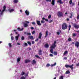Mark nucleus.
<instances>
[{"label": "nucleus", "mask_w": 79, "mask_h": 79, "mask_svg": "<svg viewBox=\"0 0 79 79\" xmlns=\"http://www.w3.org/2000/svg\"><path fill=\"white\" fill-rule=\"evenodd\" d=\"M56 41H54L53 44L50 47V48H51L50 49V52L51 53H53L54 55H58L57 52L55 51L53 52V49H55L56 46Z\"/></svg>", "instance_id": "obj_1"}, {"label": "nucleus", "mask_w": 79, "mask_h": 79, "mask_svg": "<svg viewBox=\"0 0 79 79\" xmlns=\"http://www.w3.org/2000/svg\"><path fill=\"white\" fill-rule=\"evenodd\" d=\"M65 67L66 68H71L70 65H69L68 64H66L65 65Z\"/></svg>", "instance_id": "obj_19"}, {"label": "nucleus", "mask_w": 79, "mask_h": 79, "mask_svg": "<svg viewBox=\"0 0 79 79\" xmlns=\"http://www.w3.org/2000/svg\"><path fill=\"white\" fill-rule=\"evenodd\" d=\"M57 35H60V33L59 32H57Z\"/></svg>", "instance_id": "obj_59"}, {"label": "nucleus", "mask_w": 79, "mask_h": 79, "mask_svg": "<svg viewBox=\"0 0 79 79\" xmlns=\"http://www.w3.org/2000/svg\"><path fill=\"white\" fill-rule=\"evenodd\" d=\"M8 45L10 48H11V47H12V45H11V43H9Z\"/></svg>", "instance_id": "obj_29"}, {"label": "nucleus", "mask_w": 79, "mask_h": 79, "mask_svg": "<svg viewBox=\"0 0 79 79\" xmlns=\"http://www.w3.org/2000/svg\"><path fill=\"white\" fill-rule=\"evenodd\" d=\"M43 20H45V18L44 17H43L42 18Z\"/></svg>", "instance_id": "obj_60"}, {"label": "nucleus", "mask_w": 79, "mask_h": 79, "mask_svg": "<svg viewBox=\"0 0 79 79\" xmlns=\"http://www.w3.org/2000/svg\"><path fill=\"white\" fill-rule=\"evenodd\" d=\"M25 23H27L28 24H29V23L30 22L29 21H26L25 22Z\"/></svg>", "instance_id": "obj_57"}, {"label": "nucleus", "mask_w": 79, "mask_h": 79, "mask_svg": "<svg viewBox=\"0 0 79 79\" xmlns=\"http://www.w3.org/2000/svg\"><path fill=\"white\" fill-rule=\"evenodd\" d=\"M79 42L78 41H77L75 44V47H77V48H79Z\"/></svg>", "instance_id": "obj_5"}, {"label": "nucleus", "mask_w": 79, "mask_h": 79, "mask_svg": "<svg viewBox=\"0 0 79 79\" xmlns=\"http://www.w3.org/2000/svg\"><path fill=\"white\" fill-rule=\"evenodd\" d=\"M51 17H52V16H51V15H50L48 17V19H50V18H51Z\"/></svg>", "instance_id": "obj_43"}, {"label": "nucleus", "mask_w": 79, "mask_h": 79, "mask_svg": "<svg viewBox=\"0 0 79 79\" xmlns=\"http://www.w3.org/2000/svg\"><path fill=\"white\" fill-rule=\"evenodd\" d=\"M63 60H67V57H64Z\"/></svg>", "instance_id": "obj_58"}, {"label": "nucleus", "mask_w": 79, "mask_h": 79, "mask_svg": "<svg viewBox=\"0 0 79 79\" xmlns=\"http://www.w3.org/2000/svg\"><path fill=\"white\" fill-rule=\"evenodd\" d=\"M57 16L59 18L63 17V13L60 11H58L57 12Z\"/></svg>", "instance_id": "obj_2"}, {"label": "nucleus", "mask_w": 79, "mask_h": 79, "mask_svg": "<svg viewBox=\"0 0 79 79\" xmlns=\"http://www.w3.org/2000/svg\"><path fill=\"white\" fill-rule=\"evenodd\" d=\"M25 13L26 15H27V16H28V15H29V11H27V10H26L25 11Z\"/></svg>", "instance_id": "obj_14"}, {"label": "nucleus", "mask_w": 79, "mask_h": 79, "mask_svg": "<svg viewBox=\"0 0 79 79\" xmlns=\"http://www.w3.org/2000/svg\"><path fill=\"white\" fill-rule=\"evenodd\" d=\"M35 33V31H33L32 32V34H34Z\"/></svg>", "instance_id": "obj_44"}, {"label": "nucleus", "mask_w": 79, "mask_h": 79, "mask_svg": "<svg viewBox=\"0 0 79 79\" xmlns=\"http://www.w3.org/2000/svg\"><path fill=\"white\" fill-rule=\"evenodd\" d=\"M27 35H31V33H27Z\"/></svg>", "instance_id": "obj_48"}, {"label": "nucleus", "mask_w": 79, "mask_h": 79, "mask_svg": "<svg viewBox=\"0 0 79 79\" xmlns=\"http://www.w3.org/2000/svg\"><path fill=\"white\" fill-rule=\"evenodd\" d=\"M71 25H69V31H70L71 30Z\"/></svg>", "instance_id": "obj_35"}, {"label": "nucleus", "mask_w": 79, "mask_h": 79, "mask_svg": "<svg viewBox=\"0 0 79 79\" xmlns=\"http://www.w3.org/2000/svg\"><path fill=\"white\" fill-rule=\"evenodd\" d=\"M57 3H59L60 4H63V2L61 1V0H59L57 1Z\"/></svg>", "instance_id": "obj_12"}, {"label": "nucleus", "mask_w": 79, "mask_h": 79, "mask_svg": "<svg viewBox=\"0 0 79 79\" xmlns=\"http://www.w3.org/2000/svg\"><path fill=\"white\" fill-rule=\"evenodd\" d=\"M55 0H52L51 4H52V5H55Z\"/></svg>", "instance_id": "obj_21"}, {"label": "nucleus", "mask_w": 79, "mask_h": 79, "mask_svg": "<svg viewBox=\"0 0 79 79\" xmlns=\"http://www.w3.org/2000/svg\"><path fill=\"white\" fill-rule=\"evenodd\" d=\"M38 41H39V39L38 38L36 39L35 40V42H38Z\"/></svg>", "instance_id": "obj_46"}, {"label": "nucleus", "mask_w": 79, "mask_h": 79, "mask_svg": "<svg viewBox=\"0 0 79 79\" xmlns=\"http://www.w3.org/2000/svg\"><path fill=\"white\" fill-rule=\"evenodd\" d=\"M36 23L38 26H41L42 25V24L40 23V21H36Z\"/></svg>", "instance_id": "obj_10"}, {"label": "nucleus", "mask_w": 79, "mask_h": 79, "mask_svg": "<svg viewBox=\"0 0 79 79\" xmlns=\"http://www.w3.org/2000/svg\"><path fill=\"white\" fill-rule=\"evenodd\" d=\"M73 13L72 12L71 13L70 15H71L69 16L70 18H72L73 17Z\"/></svg>", "instance_id": "obj_24"}, {"label": "nucleus", "mask_w": 79, "mask_h": 79, "mask_svg": "<svg viewBox=\"0 0 79 79\" xmlns=\"http://www.w3.org/2000/svg\"><path fill=\"white\" fill-rule=\"evenodd\" d=\"M21 39L22 40H24V36H22L21 38Z\"/></svg>", "instance_id": "obj_40"}, {"label": "nucleus", "mask_w": 79, "mask_h": 79, "mask_svg": "<svg viewBox=\"0 0 79 79\" xmlns=\"http://www.w3.org/2000/svg\"><path fill=\"white\" fill-rule=\"evenodd\" d=\"M45 20L46 21H48V19H45Z\"/></svg>", "instance_id": "obj_61"}, {"label": "nucleus", "mask_w": 79, "mask_h": 79, "mask_svg": "<svg viewBox=\"0 0 79 79\" xmlns=\"http://www.w3.org/2000/svg\"><path fill=\"white\" fill-rule=\"evenodd\" d=\"M50 66V65L49 64H48L46 65V67H49V66Z\"/></svg>", "instance_id": "obj_38"}, {"label": "nucleus", "mask_w": 79, "mask_h": 79, "mask_svg": "<svg viewBox=\"0 0 79 79\" xmlns=\"http://www.w3.org/2000/svg\"><path fill=\"white\" fill-rule=\"evenodd\" d=\"M19 38V37H18V36H15V39L16 40H18Z\"/></svg>", "instance_id": "obj_27"}, {"label": "nucleus", "mask_w": 79, "mask_h": 79, "mask_svg": "<svg viewBox=\"0 0 79 79\" xmlns=\"http://www.w3.org/2000/svg\"><path fill=\"white\" fill-rule=\"evenodd\" d=\"M6 7L5 6H4L3 7V9L2 10V11H4L6 10Z\"/></svg>", "instance_id": "obj_17"}, {"label": "nucleus", "mask_w": 79, "mask_h": 79, "mask_svg": "<svg viewBox=\"0 0 79 79\" xmlns=\"http://www.w3.org/2000/svg\"><path fill=\"white\" fill-rule=\"evenodd\" d=\"M59 79H63V76H61L59 78Z\"/></svg>", "instance_id": "obj_41"}, {"label": "nucleus", "mask_w": 79, "mask_h": 79, "mask_svg": "<svg viewBox=\"0 0 79 79\" xmlns=\"http://www.w3.org/2000/svg\"><path fill=\"white\" fill-rule=\"evenodd\" d=\"M74 66V64H72L70 65V69H71V70H73L74 69V67H73Z\"/></svg>", "instance_id": "obj_20"}, {"label": "nucleus", "mask_w": 79, "mask_h": 79, "mask_svg": "<svg viewBox=\"0 0 79 79\" xmlns=\"http://www.w3.org/2000/svg\"><path fill=\"white\" fill-rule=\"evenodd\" d=\"M79 66V63H78V64H76V66Z\"/></svg>", "instance_id": "obj_55"}, {"label": "nucleus", "mask_w": 79, "mask_h": 79, "mask_svg": "<svg viewBox=\"0 0 79 79\" xmlns=\"http://www.w3.org/2000/svg\"><path fill=\"white\" fill-rule=\"evenodd\" d=\"M49 56H51V57H53V54H49Z\"/></svg>", "instance_id": "obj_50"}, {"label": "nucleus", "mask_w": 79, "mask_h": 79, "mask_svg": "<svg viewBox=\"0 0 79 79\" xmlns=\"http://www.w3.org/2000/svg\"><path fill=\"white\" fill-rule=\"evenodd\" d=\"M48 31H46V33H45V38H46V37H47V36H48Z\"/></svg>", "instance_id": "obj_18"}, {"label": "nucleus", "mask_w": 79, "mask_h": 79, "mask_svg": "<svg viewBox=\"0 0 79 79\" xmlns=\"http://www.w3.org/2000/svg\"><path fill=\"white\" fill-rule=\"evenodd\" d=\"M24 45L25 46H27L28 45L27 44V43H25Z\"/></svg>", "instance_id": "obj_53"}, {"label": "nucleus", "mask_w": 79, "mask_h": 79, "mask_svg": "<svg viewBox=\"0 0 79 79\" xmlns=\"http://www.w3.org/2000/svg\"><path fill=\"white\" fill-rule=\"evenodd\" d=\"M17 45H20V43H17Z\"/></svg>", "instance_id": "obj_62"}, {"label": "nucleus", "mask_w": 79, "mask_h": 79, "mask_svg": "<svg viewBox=\"0 0 79 79\" xmlns=\"http://www.w3.org/2000/svg\"><path fill=\"white\" fill-rule=\"evenodd\" d=\"M31 61L30 60H28V59H26L25 60V63H30Z\"/></svg>", "instance_id": "obj_7"}, {"label": "nucleus", "mask_w": 79, "mask_h": 79, "mask_svg": "<svg viewBox=\"0 0 79 79\" xmlns=\"http://www.w3.org/2000/svg\"><path fill=\"white\" fill-rule=\"evenodd\" d=\"M8 11H9V12H10V13H11V12L14 11H15V10H14L13 9H8Z\"/></svg>", "instance_id": "obj_16"}, {"label": "nucleus", "mask_w": 79, "mask_h": 79, "mask_svg": "<svg viewBox=\"0 0 79 79\" xmlns=\"http://www.w3.org/2000/svg\"><path fill=\"white\" fill-rule=\"evenodd\" d=\"M74 27L76 28V29H79V25H77L76 23H74Z\"/></svg>", "instance_id": "obj_4"}, {"label": "nucleus", "mask_w": 79, "mask_h": 79, "mask_svg": "<svg viewBox=\"0 0 79 79\" xmlns=\"http://www.w3.org/2000/svg\"><path fill=\"white\" fill-rule=\"evenodd\" d=\"M28 39H31V40H34V37L33 36H28Z\"/></svg>", "instance_id": "obj_6"}, {"label": "nucleus", "mask_w": 79, "mask_h": 79, "mask_svg": "<svg viewBox=\"0 0 79 79\" xmlns=\"http://www.w3.org/2000/svg\"><path fill=\"white\" fill-rule=\"evenodd\" d=\"M38 52V54L40 55H42V50L40 49L39 50Z\"/></svg>", "instance_id": "obj_9"}, {"label": "nucleus", "mask_w": 79, "mask_h": 79, "mask_svg": "<svg viewBox=\"0 0 79 79\" xmlns=\"http://www.w3.org/2000/svg\"><path fill=\"white\" fill-rule=\"evenodd\" d=\"M31 23L33 25H35V23L34 22H32Z\"/></svg>", "instance_id": "obj_45"}, {"label": "nucleus", "mask_w": 79, "mask_h": 79, "mask_svg": "<svg viewBox=\"0 0 79 79\" xmlns=\"http://www.w3.org/2000/svg\"><path fill=\"white\" fill-rule=\"evenodd\" d=\"M42 32H40L39 34V39H42Z\"/></svg>", "instance_id": "obj_8"}, {"label": "nucleus", "mask_w": 79, "mask_h": 79, "mask_svg": "<svg viewBox=\"0 0 79 79\" xmlns=\"http://www.w3.org/2000/svg\"><path fill=\"white\" fill-rule=\"evenodd\" d=\"M72 3H73V1H72V0H70L69 2V4L71 5Z\"/></svg>", "instance_id": "obj_33"}, {"label": "nucleus", "mask_w": 79, "mask_h": 79, "mask_svg": "<svg viewBox=\"0 0 79 79\" xmlns=\"http://www.w3.org/2000/svg\"><path fill=\"white\" fill-rule=\"evenodd\" d=\"M56 62H55L54 64H51V67H53V66H56Z\"/></svg>", "instance_id": "obj_23"}, {"label": "nucleus", "mask_w": 79, "mask_h": 79, "mask_svg": "<svg viewBox=\"0 0 79 79\" xmlns=\"http://www.w3.org/2000/svg\"><path fill=\"white\" fill-rule=\"evenodd\" d=\"M31 43H32V44H34V43H35V42L34 41H31Z\"/></svg>", "instance_id": "obj_56"}, {"label": "nucleus", "mask_w": 79, "mask_h": 79, "mask_svg": "<svg viewBox=\"0 0 79 79\" xmlns=\"http://www.w3.org/2000/svg\"><path fill=\"white\" fill-rule=\"evenodd\" d=\"M27 43L28 44V45H30V46L31 45V42H30L29 41H28L27 42Z\"/></svg>", "instance_id": "obj_31"}, {"label": "nucleus", "mask_w": 79, "mask_h": 79, "mask_svg": "<svg viewBox=\"0 0 79 79\" xmlns=\"http://www.w3.org/2000/svg\"><path fill=\"white\" fill-rule=\"evenodd\" d=\"M66 20H67V21H68L69 20V19H67Z\"/></svg>", "instance_id": "obj_63"}, {"label": "nucleus", "mask_w": 79, "mask_h": 79, "mask_svg": "<svg viewBox=\"0 0 79 79\" xmlns=\"http://www.w3.org/2000/svg\"><path fill=\"white\" fill-rule=\"evenodd\" d=\"M68 41H69V42H71L72 41V40L71 39V38H69L68 39Z\"/></svg>", "instance_id": "obj_28"}, {"label": "nucleus", "mask_w": 79, "mask_h": 79, "mask_svg": "<svg viewBox=\"0 0 79 79\" xmlns=\"http://www.w3.org/2000/svg\"><path fill=\"white\" fill-rule=\"evenodd\" d=\"M28 26V24L27 23H24V27H26Z\"/></svg>", "instance_id": "obj_25"}, {"label": "nucleus", "mask_w": 79, "mask_h": 79, "mask_svg": "<svg viewBox=\"0 0 79 79\" xmlns=\"http://www.w3.org/2000/svg\"><path fill=\"white\" fill-rule=\"evenodd\" d=\"M46 2H52V0H45Z\"/></svg>", "instance_id": "obj_49"}, {"label": "nucleus", "mask_w": 79, "mask_h": 79, "mask_svg": "<svg viewBox=\"0 0 79 79\" xmlns=\"http://www.w3.org/2000/svg\"><path fill=\"white\" fill-rule=\"evenodd\" d=\"M77 19L78 20V19H79V15H78L77 16Z\"/></svg>", "instance_id": "obj_52"}, {"label": "nucleus", "mask_w": 79, "mask_h": 79, "mask_svg": "<svg viewBox=\"0 0 79 79\" xmlns=\"http://www.w3.org/2000/svg\"><path fill=\"white\" fill-rule=\"evenodd\" d=\"M68 53V51H65L63 54V55H66V54H67Z\"/></svg>", "instance_id": "obj_22"}, {"label": "nucleus", "mask_w": 79, "mask_h": 79, "mask_svg": "<svg viewBox=\"0 0 79 79\" xmlns=\"http://www.w3.org/2000/svg\"><path fill=\"white\" fill-rule=\"evenodd\" d=\"M17 29L19 31H23L24 29V28H20L19 27H18L17 28Z\"/></svg>", "instance_id": "obj_11"}, {"label": "nucleus", "mask_w": 79, "mask_h": 79, "mask_svg": "<svg viewBox=\"0 0 79 79\" xmlns=\"http://www.w3.org/2000/svg\"><path fill=\"white\" fill-rule=\"evenodd\" d=\"M44 47L46 48H48L49 47V45L48 44V43L46 44H45Z\"/></svg>", "instance_id": "obj_13"}, {"label": "nucleus", "mask_w": 79, "mask_h": 79, "mask_svg": "<svg viewBox=\"0 0 79 79\" xmlns=\"http://www.w3.org/2000/svg\"><path fill=\"white\" fill-rule=\"evenodd\" d=\"M49 22V23H52V22H53V20H50Z\"/></svg>", "instance_id": "obj_51"}, {"label": "nucleus", "mask_w": 79, "mask_h": 79, "mask_svg": "<svg viewBox=\"0 0 79 79\" xmlns=\"http://www.w3.org/2000/svg\"><path fill=\"white\" fill-rule=\"evenodd\" d=\"M25 74V73L24 72H22L21 73V74L22 75V76H23L24 74Z\"/></svg>", "instance_id": "obj_47"}, {"label": "nucleus", "mask_w": 79, "mask_h": 79, "mask_svg": "<svg viewBox=\"0 0 79 79\" xmlns=\"http://www.w3.org/2000/svg\"><path fill=\"white\" fill-rule=\"evenodd\" d=\"M26 78L24 77H21L20 79H25Z\"/></svg>", "instance_id": "obj_42"}, {"label": "nucleus", "mask_w": 79, "mask_h": 79, "mask_svg": "<svg viewBox=\"0 0 79 79\" xmlns=\"http://www.w3.org/2000/svg\"><path fill=\"white\" fill-rule=\"evenodd\" d=\"M32 64H36L37 62L35 60H33L32 61H31Z\"/></svg>", "instance_id": "obj_15"}, {"label": "nucleus", "mask_w": 79, "mask_h": 79, "mask_svg": "<svg viewBox=\"0 0 79 79\" xmlns=\"http://www.w3.org/2000/svg\"><path fill=\"white\" fill-rule=\"evenodd\" d=\"M21 61V60H20V58L18 57L17 58V62H19V61Z\"/></svg>", "instance_id": "obj_32"}, {"label": "nucleus", "mask_w": 79, "mask_h": 79, "mask_svg": "<svg viewBox=\"0 0 79 79\" xmlns=\"http://www.w3.org/2000/svg\"><path fill=\"white\" fill-rule=\"evenodd\" d=\"M70 73V72L69 70L66 71L65 72V74H69Z\"/></svg>", "instance_id": "obj_26"}, {"label": "nucleus", "mask_w": 79, "mask_h": 79, "mask_svg": "<svg viewBox=\"0 0 79 79\" xmlns=\"http://www.w3.org/2000/svg\"><path fill=\"white\" fill-rule=\"evenodd\" d=\"M31 29H34V27H31Z\"/></svg>", "instance_id": "obj_64"}, {"label": "nucleus", "mask_w": 79, "mask_h": 79, "mask_svg": "<svg viewBox=\"0 0 79 79\" xmlns=\"http://www.w3.org/2000/svg\"><path fill=\"white\" fill-rule=\"evenodd\" d=\"M62 28L63 30H65L67 29V24L66 23H64L62 25Z\"/></svg>", "instance_id": "obj_3"}, {"label": "nucleus", "mask_w": 79, "mask_h": 79, "mask_svg": "<svg viewBox=\"0 0 79 79\" xmlns=\"http://www.w3.org/2000/svg\"><path fill=\"white\" fill-rule=\"evenodd\" d=\"M35 57H36V58H39V59H40V57H39L37 55H35Z\"/></svg>", "instance_id": "obj_36"}, {"label": "nucleus", "mask_w": 79, "mask_h": 79, "mask_svg": "<svg viewBox=\"0 0 79 79\" xmlns=\"http://www.w3.org/2000/svg\"><path fill=\"white\" fill-rule=\"evenodd\" d=\"M72 35L73 37H75L76 36V33H73Z\"/></svg>", "instance_id": "obj_34"}, {"label": "nucleus", "mask_w": 79, "mask_h": 79, "mask_svg": "<svg viewBox=\"0 0 79 79\" xmlns=\"http://www.w3.org/2000/svg\"><path fill=\"white\" fill-rule=\"evenodd\" d=\"M11 40H14V37L13 36H11Z\"/></svg>", "instance_id": "obj_54"}, {"label": "nucleus", "mask_w": 79, "mask_h": 79, "mask_svg": "<svg viewBox=\"0 0 79 79\" xmlns=\"http://www.w3.org/2000/svg\"><path fill=\"white\" fill-rule=\"evenodd\" d=\"M41 23L42 24H43L44 23H45V21L44 20H41Z\"/></svg>", "instance_id": "obj_37"}, {"label": "nucleus", "mask_w": 79, "mask_h": 79, "mask_svg": "<svg viewBox=\"0 0 79 79\" xmlns=\"http://www.w3.org/2000/svg\"><path fill=\"white\" fill-rule=\"evenodd\" d=\"M14 3H18V0H14Z\"/></svg>", "instance_id": "obj_30"}, {"label": "nucleus", "mask_w": 79, "mask_h": 79, "mask_svg": "<svg viewBox=\"0 0 79 79\" xmlns=\"http://www.w3.org/2000/svg\"><path fill=\"white\" fill-rule=\"evenodd\" d=\"M3 12H4V11H3V10H2L0 13V15H2Z\"/></svg>", "instance_id": "obj_39"}]
</instances>
